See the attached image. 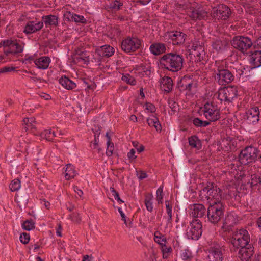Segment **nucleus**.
I'll use <instances>...</instances> for the list:
<instances>
[{"mask_svg":"<svg viewBox=\"0 0 261 261\" xmlns=\"http://www.w3.org/2000/svg\"><path fill=\"white\" fill-rule=\"evenodd\" d=\"M160 66L163 69L175 72L183 67L184 57L175 52L167 53L159 60Z\"/></svg>","mask_w":261,"mask_h":261,"instance_id":"1","label":"nucleus"},{"mask_svg":"<svg viewBox=\"0 0 261 261\" xmlns=\"http://www.w3.org/2000/svg\"><path fill=\"white\" fill-rule=\"evenodd\" d=\"M24 43L21 40L10 37L2 40L0 42V47L4 48V54L6 56L17 55L23 51Z\"/></svg>","mask_w":261,"mask_h":261,"instance_id":"2","label":"nucleus"},{"mask_svg":"<svg viewBox=\"0 0 261 261\" xmlns=\"http://www.w3.org/2000/svg\"><path fill=\"white\" fill-rule=\"evenodd\" d=\"M225 206L224 202L209 203L207 210L208 220L214 224L218 223L224 217Z\"/></svg>","mask_w":261,"mask_h":261,"instance_id":"3","label":"nucleus"},{"mask_svg":"<svg viewBox=\"0 0 261 261\" xmlns=\"http://www.w3.org/2000/svg\"><path fill=\"white\" fill-rule=\"evenodd\" d=\"M259 150L253 146H248L243 149L239 155L240 163L244 165H247L254 163L257 159Z\"/></svg>","mask_w":261,"mask_h":261,"instance_id":"4","label":"nucleus"},{"mask_svg":"<svg viewBox=\"0 0 261 261\" xmlns=\"http://www.w3.org/2000/svg\"><path fill=\"white\" fill-rule=\"evenodd\" d=\"M202 191L207 194L206 198L208 203H212V202H223L222 201V190L215 184L210 183Z\"/></svg>","mask_w":261,"mask_h":261,"instance_id":"5","label":"nucleus"},{"mask_svg":"<svg viewBox=\"0 0 261 261\" xmlns=\"http://www.w3.org/2000/svg\"><path fill=\"white\" fill-rule=\"evenodd\" d=\"M215 72V79L220 85H226L234 80V76L232 72L223 65L217 66Z\"/></svg>","mask_w":261,"mask_h":261,"instance_id":"6","label":"nucleus"},{"mask_svg":"<svg viewBox=\"0 0 261 261\" xmlns=\"http://www.w3.org/2000/svg\"><path fill=\"white\" fill-rule=\"evenodd\" d=\"M231 13V9L228 6L224 4H219L213 8L211 16L214 21L218 22L227 20Z\"/></svg>","mask_w":261,"mask_h":261,"instance_id":"7","label":"nucleus"},{"mask_svg":"<svg viewBox=\"0 0 261 261\" xmlns=\"http://www.w3.org/2000/svg\"><path fill=\"white\" fill-rule=\"evenodd\" d=\"M250 236L248 232L243 228L237 230L233 233L231 243L233 247L239 248L249 244Z\"/></svg>","mask_w":261,"mask_h":261,"instance_id":"8","label":"nucleus"},{"mask_svg":"<svg viewBox=\"0 0 261 261\" xmlns=\"http://www.w3.org/2000/svg\"><path fill=\"white\" fill-rule=\"evenodd\" d=\"M202 111L208 121L215 122L220 118V111L218 106L213 102H207L204 105Z\"/></svg>","mask_w":261,"mask_h":261,"instance_id":"9","label":"nucleus"},{"mask_svg":"<svg viewBox=\"0 0 261 261\" xmlns=\"http://www.w3.org/2000/svg\"><path fill=\"white\" fill-rule=\"evenodd\" d=\"M202 223L198 219H193L188 226L186 235L188 239L197 240L202 235Z\"/></svg>","mask_w":261,"mask_h":261,"instance_id":"10","label":"nucleus"},{"mask_svg":"<svg viewBox=\"0 0 261 261\" xmlns=\"http://www.w3.org/2000/svg\"><path fill=\"white\" fill-rule=\"evenodd\" d=\"M231 44L234 48L245 54L248 49L253 46V41L247 36H237L233 38Z\"/></svg>","mask_w":261,"mask_h":261,"instance_id":"11","label":"nucleus"},{"mask_svg":"<svg viewBox=\"0 0 261 261\" xmlns=\"http://www.w3.org/2000/svg\"><path fill=\"white\" fill-rule=\"evenodd\" d=\"M142 41L137 37H127L122 40L121 49L125 53L130 54L141 48Z\"/></svg>","mask_w":261,"mask_h":261,"instance_id":"12","label":"nucleus"},{"mask_svg":"<svg viewBox=\"0 0 261 261\" xmlns=\"http://www.w3.org/2000/svg\"><path fill=\"white\" fill-rule=\"evenodd\" d=\"M238 95L237 87L234 86L227 87L223 89L219 93V98L228 103L232 102L234 98Z\"/></svg>","mask_w":261,"mask_h":261,"instance_id":"13","label":"nucleus"},{"mask_svg":"<svg viewBox=\"0 0 261 261\" xmlns=\"http://www.w3.org/2000/svg\"><path fill=\"white\" fill-rule=\"evenodd\" d=\"M242 184L246 186V189L250 188L252 190L259 188L261 186V178L258 174H253L250 176H244L241 179Z\"/></svg>","mask_w":261,"mask_h":261,"instance_id":"14","label":"nucleus"},{"mask_svg":"<svg viewBox=\"0 0 261 261\" xmlns=\"http://www.w3.org/2000/svg\"><path fill=\"white\" fill-rule=\"evenodd\" d=\"M165 37L170 39L173 45H180L184 43L187 35L180 31L167 32Z\"/></svg>","mask_w":261,"mask_h":261,"instance_id":"15","label":"nucleus"},{"mask_svg":"<svg viewBox=\"0 0 261 261\" xmlns=\"http://www.w3.org/2000/svg\"><path fill=\"white\" fill-rule=\"evenodd\" d=\"M196 83L191 80L190 76L185 75L177 83V88L182 92L191 91L193 87H196Z\"/></svg>","mask_w":261,"mask_h":261,"instance_id":"16","label":"nucleus"},{"mask_svg":"<svg viewBox=\"0 0 261 261\" xmlns=\"http://www.w3.org/2000/svg\"><path fill=\"white\" fill-rule=\"evenodd\" d=\"M259 111L257 107H254L246 112L245 119L248 123L254 124L259 121Z\"/></svg>","mask_w":261,"mask_h":261,"instance_id":"17","label":"nucleus"},{"mask_svg":"<svg viewBox=\"0 0 261 261\" xmlns=\"http://www.w3.org/2000/svg\"><path fill=\"white\" fill-rule=\"evenodd\" d=\"M43 27V22L29 21L25 26L23 32L27 35L31 34L40 30Z\"/></svg>","mask_w":261,"mask_h":261,"instance_id":"18","label":"nucleus"},{"mask_svg":"<svg viewBox=\"0 0 261 261\" xmlns=\"http://www.w3.org/2000/svg\"><path fill=\"white\" fill-rule=\"evenodd\" d=\"M254 253V247L251 244L247 246L240 247L239 254L241 255L242 259L246 261L248 260Z\"/></svg>","mask_w":261,"mask_h":261,"instance_id":"19","label":"nucleus"},{"mask_svg":"<svg viewBox=\"0 0 261 261\" xmlns=\"http://www.w3.org/2000/svg\"><path fill=\"white\" fill-rule=\"evenodd\" d=\"M190 215L195 218H201L205 215L206 208L202 204L195 203L191 206Z\"/></svg>","mask_w":261,"mask_h":261,"instance_id":"20","label":"nucleus"},{"mask_svg":"<svg viewBox=\"0 0 261 261\" xmlns=\"http://www.w3.org/2000/svg\"><path fill=\"white\" fill-rule=\"evenodd\" d=\"M237 216L232 213H229L225 217L222 227L223 229L229 231L237 223Z\"/></svg>","mask_w":261,"mask_h":261,"instance_id":"21","label":"nucleus"},{"mask_svg":"<svg viewBox=\"0 0 261 261\" xmlns=\"http://www.w3.org/2000/svg\"><path fill=\"white\" fill-rule=\"evenodd\" d=\"M250 63L253 68L259 67L261 66V50L254 49V51H250Z\"/></svg>","mask_w":261,"mask_h":261,"instance_id":"22","label":"nucleus"},{"mask_svg":"<svg viewBox=\"0 0 261 261\" xmlns=\"http://www.w3.org/2000/svg\"><path fill=\"white\" fill-rule=\"evenodd\" d=\"M207 257L209 261H222L224 256L222 249L217 248L211 249Z\"/></svg>","mask_w":261,"mask_h":261,"instance_id":"23","label":"nucleus"},{"mask_svg":"<svg viewBox=\"0 0 261 261\" xmlns=\"http://www.w3.org/2000/svg\"><path fill=\"white\" fill-rule=\"evenodd\" d=\"M160 86L165 92L170 93L173 90V83L171 77L164 76L160 80Z\"/></svg>","mask_w":261,"mask_h":261,"instance_id":"24","label":"nucleus"},{"mask_svg":"<svg viewBox=\"0 0 261 261\" xmlns=\"http://www.w3.org/2000/svg\"><path fill=\"white\" fill-rule=\"evenodd\" d=\"M228 45V41L224 38L217 39L212 42L213 48L218 53L226 50Z\"/></svg>","mask_w":261,"mask_h":261,"instance_id":"25","label":"nucleus"},{"mask_svg":"<svg viewBox=\"0 0 261 261\" xmlns=\"http://www.w3.org/2000/svg\"><path fill=\"white\" fill-rule=\"evenodd\" d=\"M114 48L109 45H105L96 49V54L98 57H110L114 55Z\"/></svg>","mask_w":261,"mask_h":261,"instance_id":"26","label":"nucleus"},{"mask_svg":"<svg viewBox=\"0 0 261 261\" xmlns=\"http://www.w3.org/2000/svg\"><path fill=\"white\" fill-rule=\"evenodd\" d=\"M64 18L68 21H74L76 23H86V19L82 15H77L70 11H67L64 14Z\"/></svg>","mask_w":261,"mask_h":261,"instance_id":"27","label":"nucleus"},{"mask_svg":"<svg viewBox=\"0 0 261 261\" xmlns=\"http://www.w3.org/2000/svg\"><path fill=\"white\" fill-rule=\"evenodd\" d=\"M42 20L45 27H57L59 24V17L54 15H44L42 17Z\"/></svg>","mask_w":261,"mask_h":261,"instance_id":"28","label":"nucleus"},{"mask_svg":"<svg viewBox=\"0 0 261 261\" xmlns=\"http://www.w3.org/2000/svg\"><path fill=\"white\" fill-rule=\"evenodd\" d=\"M149 49L153 55L158 56L166 52V46L162 43H154L150 46Z\"/></svg>","mask_w":261,"mask_h":261,"instance_id":"29","label":"nucleus"},{"mask_svg":"<svg viewBox=\"0 0 261 261\" xmlns=\"http://www.w3.org/2000/svg\"><path fill=\"white\" fill-rule=\"evenodd\" d=\"M50 62V59L47 56L41 57L34 60V63L39 69H46Z\"/></svg>","mask_w":261,"mask_h":261,"instance_id":"30","label":"nucleus"},{"mask_svg":"<svg viewBox=\"0 0 261 261\" xmlns=\"http://www.w3.org/2000/svg\"><path fill=\"white\" fill-rule=\"evenodd\" d=\"M59 83L67 90H72L76 86L75 83L66 76L61 77L59 80Z\"/></svg>","mask_w":261,"mask_h":261,"instance_id":"31","label":"nucleus"},{"mask_svg":"<svg viewBox=\"0 0 261 261\" xmlns=\"http://www.w3.org/2000/svg\"><path fill=\"white\" fill-rule=\"evenodd\" d=\"M207 13L200 8L193 9L190 12V16L193 19H201L206 16Z\"/></svg>","mask_w":261,"mask_h":261,"instance_id":"32","label":"nucleus"},{"mask_svg":"<svg viewBox=\"0 0 261 261\" xmlns=\"http://www.w3.org/2000/svg\"><path fill=\"white\" fill-rule=\"evenodd\" d=\"M188 142L189 145L192 148L199 150L202 147L201 140L196 135L192 136L188 138Z\"/></svg>","mask_w":261,"mask_h":261,"instance_id":"33","label":"nucleus"},{"mask_svg":"<svg viewBox=\"0 0 261 261\" xmlns=\"http://www.w3.org/2000/svg\"><path fill=\"white\" fill-rule=\"evenodd\" d=\"M146 122L149 126L154 127L156 131H161V124L160 123L158 118L156 116L152 115V118H148L147 119Z\"/></svg>","mask_w":261,"mask_h":261,"instance_id":"34","label":"nucleus"},{"mask_svg":"<svg viewBox=\"0 0 261 261\" xmlns=\"http://www.w3.org/2000/svg\"><path fill=\"white\" fill-rule=\"evenodd\" d=\"M234 139L232 137H227L222 139L221 145L225 147L227 150H232L235 148L234 146Z\"/></svg>","mask_w":261,"mask_h":261,"instance_id":"35","label":"nucleus"},{"mask_svg":"<svg viewBox=\"0 0 261 261\" xmlns=\"http://www.w3.org/2000/svg\"><path fill=\"white\" fill-rule=\"evenodd\" d=\"M65 172V177L67 180H69L70 178H74L76 174V171L75 170L74 167L70 164H68L67 165Z\"/></svg>","mask_w":261,"mask_h":261,"instance_id":"36","label":"nucleus"},{"mask_svg":"<svg viewBox=\"0 0 261 261\" xmlns=\"http://www.w3.org/2000/svg\"><path fill=\"white\" fill-rule=\"evenodd\" d=\"M153 195L152 194H147L145 195V199L144 203L146 209L150 212H151L153 210L152 200Z\"/></svg>","mask_w":261,"mask_h":261,"instance_id":"37","label":"nucleus"},{"mask_svg":"<svg viewBox=\"0 0 261 261\" xmlns=\"http://www.w3.org/2000/svg\"><path fill=\"white\" fill-rule=\"evenodd\" d=\"M41 136L45 138L46 140L51 141L53 140L56 135L55 132L51 131V129H46L41 133Z\"/></svg>","mask_w":261,"mask_h":261,"instance_id":"38","label":"nucleus"},{"mask_svg":"<svg viewBox=\"0 0 261 261\" xmlns=\"http://www.w3.org/2000/svg\"><path fill=\"white\" fill-rule=\"evenodd\" d=\"M192 122L194 125L196 127H204L211 124L210 121H203L198 118H194Z\"/></svg>","mask_w":261,"mask_h":261,"instance_id":"39","label":"nucleus"},{"mask_svg":"<svg viewBox=\"0 0 261 261\" xmlns=\"http://www.w3.org/2000/svg\"><path fill=\"white\" fill-rule=\"evenodd\" d=\"M123 6V3L121 0H114L112 1L108 6V8L111 10L118 11L121 9V7Z\"/></svg>","mask_w":261,"mask_h":261,"instance_id":"40","label":"nucleus"},{"mask_svg":"<svg viewBox=\"0 0 261 261\" xmlns=\"http://www.w3.org/2000/svg\"><path fill=\"white\" fill-rule=\"evenodd\" d=\"M165 204L166 207V212L167 214V223L171 224L172 221V205L170 204V201L167 200L165 201Z\"/></svg>","mask_w":261,"mask_h":261,"instance_id":"41","label":"nucleus"},{"mask_svg":"<svg viewBox=\"0 0 261 261\" xmlns=\"http://www.w3.org/2000/svg\"><path fill=\"white\" fill-rule=\"evenodd\" d=\"M76 59L78 62L82 61L84 64H88L89 62V56H87L86 52L80 51L76 56Z\"/></svg>","mask_w":261,"mask_h":261,"instance_id":"42","label":"nucleus"},{"mask_svg":"<svg viewBox=\"0 0 261 261\" xmlns=\"http://www.w3.org/2000/svg\"><path fill=\"white\" fill-rule=\"evenodd\" d=\"M168 105L171 109V111H169V113L171 115H173L179 110L178 104L172 100H168Z\"/></svg>","mask_w":261,"mask_h":261,"instance_id":"43","label":"nucleus"},{"mask_svg":"<svg viewBox=\"0 0 261 261\" xmlns=\"http://www.w3.org/2000/svg\"><path fill=\"white\" fill-rule=\"evenodd\" d=\"M154 240L157 243L162 244L163 242H166V238L160 231H156L154 233Z\"/></svg>","mask_w":261,"mask_h":261,"instance_id":"44","label":"nucleus"},{"mask_svg":"<svg viewBox=\"0 0 261 261\" xmlns=\"http://www.w3.org/2000/svg\"><path fill=\"white\" fill-rule=\"evenodd\" d=\"M23 229L30 231L35 228V223L32 219L27 220L22 224Z\"/></svg>","mask_w":261,"mask_h":261,"instance_id":"45","label":"nucleus"},{"mask_svg":"<svg viewBox=\"0 0 261 261\" xmlns=\"http://www.w3.org/2000/svg\"><path fill=\"white\" fill-rule=\"evenodd\" d=\"M122 80L131 85H135L136 84V81L135 78L129 74L123 75L122 77Z\"/></svg>","mask_w":261,"mask_h":261,"instance_id":"46","label":"nucleus"},{"mask_svg":"<svg viewBox=\"0 0 261 261\" xmlns=\"http://www.w3.org/2000/svg\"><path fill=\"white\" fill-rule=\"evenodd\" d=\"M20 188V181L18 179H14L10 185V188L12 191H17Z\"/></svg>","mask_w":261,"mask_h":261,"instance_id":"47","label":"nucleus"},{"mask_svg":"<svg viewBox=\"0 0 261 261\" xmlns=\"http://www.w3.org/2000/svg\"><path fill=\"white\" fill-rule=\"evenodd\" d=\"M181 257L184 260H190L192 258V253L189 249H186L181 254Z\"/></svg>","mask_w":261,"mask_h":261,"instance_id":"48","label":"nucleus"},{"mask_svg":"<svg viewBox=\"0 0 261 261\" xmlns=\"http://www.w3.org/2000/svg\"><path fill=\"white\" fill-rule=\"evenodd\" d=\"M163 187L160 186L156 190V200L158 201V203H162V199L163 198Z\"/></svg>","mask_w":261,"mask_h":261,"instance_id":"49","label":"nucleus"},{"mask_svg":"<svg viewBox=\"0 0 261 261\" xmlns=\"http://www.w3.org/2000/svg\"><path fill=\"white\" fill-rule=\"evenodd\" d=\"M253 49L261 50V36L253 41Z\"/></svg>","mask_w":261,"mask_h":261,"instance_id":"50","label":"nucleus"},{"mask_svg":"<svg viewBox=\"0 0 261 261\" xmlns=\"http://www.w3.org/2000/svg\"><path fill=\"white\" fill-rule=\"evenodd\" d=\"M30 240V235L26 232L22 233L20 236V241L23 244H27Z\"/></svg>","mask_w":261,"mask_h":261,"instance_id":"51","label":"nucleus"},{"mask_svg":"<svg viewBox=\"0 0 261 261\" xmlns=\"http://www.w3.org/2000/svg\"><path fill=\"white\" fill-rule=\"evenodd\" d=\"M110 191L112 193V195L114 197V198L117 200V201L119 203H123L124 201L122 200L120 197L119 194L117 191L113 187L110 188Z\"/></svg>","mask_w":261,"mask_h":261,"instance_id":"52","label":"nucleus"},{"mask_svg":"<svg viewBox=\"0 0 261 261\" xmlns=\"http://www.w3.org/2000/svg\"><path fill=\"white\" fill-rule=\"evenodd\" d=\"M16 67L5 66L2 68H0V73H5L7 72H10L11 71H15Z\"/></svg>","mask_w":261,"mask_h":261,"instance_id":"53","label":"nucleus"},{"mask_svg":"<svg viewBox=\"0 0 261 261\" xmlns=\"http://www.w3.org/2000/svg\"><path fill=\"white\" fill-rule=\"evenodd\" d=\"M94 143L93 145L95 146L94 148H95L96 146L97 145L98 142L99 141L98 137L100 134V128L98 127V128L95 130V132H94Z\"/></svg>","mask_w":261,"mask_h":261,"instance_id":"54","label":"nucleus"},{"mask_svg":"<svg viewBox=\"0 0 261 261\" xmlns=\"http://www.w3.org/2000/svg\"><path fill=\"white\" fill-rule=\"evenodd\" d=\"M70 219L74 222L79 223L81 221V218L79 214L77 213H73L69 215Z\"/></svg>","mask_w":261,"mask_h":261,"instance_id":"55","label":"nucleus"},{"mask_svg":"<svg viewBox=\"0 0 261 261\" xmlns=\"http://www.w3.org/2000/svg\"><path fill=\"white\" fill-rule=\"evenodd\" d=\"M145 109L151 113H154L156 110L154 105L149 102L145 103Z\"/></svg>","mask_w":261,"mask_h":261,"instance_id":"56","label":"nucleus"},{"mask_svg":"<svg viewBox=\"0 0 261 261\" xmlns=\"http://www.w3.org/2000/svg\"><path fill=\"white\" fill-rule=\"evenodd\" d=\"M135 150L134 149H132L127 153V157L131 161L135 160L137 158V156L135 155Z\"/></svg>","mask_w":261,"mask_h":261,"instance_id":"57","label":"nucleus"},{"mask_svg":"<svg viewBox=\"0 0 261 261\" xmlns=\"http://www.w3.org/2000/svg\"><path fill=\"white\" fill-rule=\"evenodd\" d=\"M35 123V121L34 122H31V120L29 122V124H27V126H24V128L25 129V132H27L29 130H33V129H35V126L34 125Z\"/></svg>","mask_w":261,"mask_h":261,"instance_id":"58","label":"nucleus"},{"mask_svg":"<svg viewBox=\"0 0 261 261\" xmlns=\"http://www.w3.org/2000/svg\"><path fill=\"white\" fill-rule=\"evenodd\" d=\"M114 150V145H107V149L106 150V154L108 156H111L113 154Z\"/></svg>","mask_w":261,"mask_h":261,"instance_id":"59","label":"nucleus"},{"mask_svg":"<svg viewBox=\"0 0 261 261\" xmlns=\"http://www.w3.org/2000/svg\"><path fill=\"white\" fill-rule=\"evenodd\" d=\"M171 251H172L171 247H168H168H166L165 248L163 249L162 251H163V258H167V256H165L166 253H168L169 252H171Z\"/></svg>","mask_w":261,"mask_h":261,"instance_id":"60","label":"nucleus"},{"mask_svg":"<svg viewBox=\"0 0 261 261\" xmlns=\"http://www.w3.org/2000/svg\"><path fill=\"white\" fill-rule=\"evenodd\" d=\"M147 177V174L144 171H140L138 178L140 180H142Z\"/></svg>","mask_w":261,"mask_h":261,"instance_id":"61","label":"nucleus"},{"mask_svg":"<svg viewBox=\"0 0 261 261\" xmlns=\"http://www.w3.org/2000/svg\"><path fill=\"white\" fill-rule=\"evenodd\" d=\"M31 120V122H34V118H25L23 119V123L24 124V126H27V124H29V122Z\"/></svg>","mask_w":261,"mask_h":261,"instance_id":"62","label":"nucleus"},{"mask_svg":"<svg viewBox=\"0 0 261 261\" xmlns=\"http://www.w3.org/2000/svg\"><path fill=\"white\" fill-rule=\"evenodd\" d=\"M73 188L74 191L78 194V195L80 197H81V196L83 194V191L79 189L77 186H74Z\"/></svg>","mask_w":261,"mask_h":261,"instance_id":"63","label":"nucleus"},{"mask_svg":"<svg viewBox=\"0 0 261 261\" xmlns=\"http://www.w3.org/2000/svg\"><path fill=\"white\" fill-rule=\"evenodd\" d=\"M106 136L108 139V141H107V145H113V143L111 142V137L109 135V134L108 132H107L106 133Z\"/></svg>","mask_w":261,"mask_h":261,"instance_id":"64","label":"nucleus"}]
</instances>
